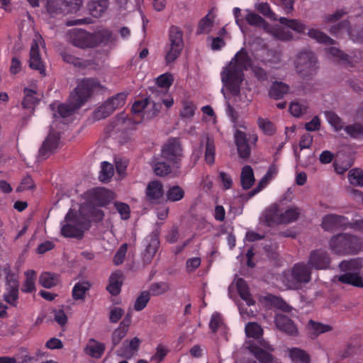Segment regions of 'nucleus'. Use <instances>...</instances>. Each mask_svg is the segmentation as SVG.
<instances>
[{"label":"nucleus","mask_w":363,"mask_h":363,"mask_svg":"<svg viewBox=\"0 0 363 363\" xmlns=\"http://www.w3.org/2000/svg\"><path fill=\"white\" fill-rule=\"evenodd\" d=\"M301 210L298 207H291L281 211V224H288L295 221L298 218Z\"/></svg>","instance_id":"nucleus-41"},{"label":"nucleus","mask_w":363,"mask_h":363,"mask_svg":"<svg viewBox=\"0 0 363 363\" xmlns=\"http://www.w3.org/2000/svg\"><path fill=\"white\" fill-rule=\"evenodd\" d=\"M213 21L209 18V15H206L199 23L196 34L208 33L213 26Z\"/></svg>","instance_id":"nucleus-58"},{"label":"nucleus","mask_w":363,"mask_h":363,"mask_svg":"<svg viewBox=\"0 0 363 363\" xmlns=\"http://www.w3.org/2000/svg\"><path fill=\"white\" fill-rule=\"evenodd\" d=\"M289 86L282 82L274 81L269 89V96L274 99H282L289 92Z\"/></svg>","instance_id":"nucleus-27"},{"label":"nucleus","mask_w":363,"mask_h":363,"mask_svg":"<svg viewBox=\"0 0 363 363\" xmlns=\"http://www.w3.org/2000/svg\"><path fill=\"white\" fill-rule=\"evenodd\" d=\"M169 289V286L167 282L160 281L152 283L149 288V291H147L150 293V296H158L167 292Z\"/></svg>","instance_id":"nucleus-46"},{"label":"nucleus","mask_w":363,"mask_h":363,"mask_svg":"<svg viewBox=\"0 0 363 363\" xmlns=\"http://www.w3.org/2000/svg\"><path fill=\"white\" fill-rule=\"evenodd\" d=\"M184 197V191L179 185L170 186L166 191L167 200L170 202L179 201Z\"/></svg>","instance_id":"nucleus-39"},{"label":"nucleus","mask_w":363,"mask_h":363,"mask_svg":"<svg viewBox=\"0 0 363 363\" xmlns=\"http://www.w3.org/2000/svg\"><path fill=\"white\" fill-rule=\"evenodd\" d=\"M163 194V186L160 181H151L147 184L145 196L146 199L151 203H159Z\"/></svg>","instance_id":"nucleus-20"},{"label":"nucleus","mask_w":363,"mask_h":363,"mask_svg":"<svg viewBox=\"0 0 363 363\" xmlns=\"http://www.w3.org/2000/svg\"><path fill=\"white\" fill-rule=\"evenodd\" d=\"M62 223L61 234L64 238L82 239L84 228L86 226L78 215V212L72 208L67 212Z\"/></svg>","instance_id":"nucleus-6"},{"label":"nucleus","mask_w":363,"mask_h":363,"mask_svg":"<svg viewBox=\"0 0 363 363\" xmlns=\"http://www.w3.org/2000/svg\"><path fill=\"white\" fill-rule=\"evenodd\" d=\"M161 157L170 162L173 167L180 168V162L183 157V149L179 139L177 138H169L162 147Z\"/></svg>","instance_id":"nucleus-10"},{"label":"nucleus","mask_w":363,"mask_h":363,"mask_svg":"<svg viewBox=\"0 0 363 363\" xmlns=\"http://www.w3.org/2000/svg\"><path fill=\"white\" fill-rule=\"evenodd\" d=\"M330 262L329 253L324 250L318 249L310 252L308 265L316 270H322L330 268Z\"/></svg>","instance_id":"nucleus-14"},{"label":"nucleus","mask_w":363,"mask_h":363,"mask_svg":"<svg viewBox=\"0 0 363 363\" xmlns=\"http://www.w3.org/2000/svg\"><path fill=\"white\" fill-rule=\"evenodd\" d=\"M156 81H157V85L156 87L159 90L162 91H164L162 89V88H166V89L169 88L172 84L173 78H172V76L169 74H162L160 77H158L156 79Z\"/></svg>","instance_id":"nucleus-62"},{"label":"nucleus","mask_w":363,"mask_h":363,"mask_svg":"<svg viewBox=\"0 0 363 363\" xmlns=\"http://www.w3.org/2000/svg\"><path fill=\"white\" fill-rule=\"evenodd\" d=\"M349 220L344 216L335 213L326 214L322 220L321 226L325 231H332L335 229H346L348 228Z\"/></svg>","instance_id":"nucleus-16"},{"label":"nucleus","mask_w":363,"mask_h":363,"mask_svg":"<svg viewBox=\"0 0 363 363\" xmlns=\"http://www.w3.org/2000/svg\"><path fill=\"white\" fill-rule=\"evenodd\" d=\"M247 12L245 19L249 25L255 27H262L265 31L269 29V24L262 17L255 13Z\"/></svg>","instance_id":"nucleus-38"},{"label":"nucleus","mask_w":363,"mask_h":363,"mask_svg":"<svg viewBox=\"0 0 363 363\" xmlns=\"http://www.w3.org/2000/svg\"><path fill=\"white\" fill-rule=\"evenodd\" d=\"M308 328L311 330L312 334L315 336L323 334L325 333L330 332L332 330V327L329 325H325L321 323L315 322L313 320L308 321Z\"/></svg>","instance_id":"nucleus-49"},{"label":"nucleus","mask_w":363,"mask_h":363,"mask_svg":"<svg viewBox=\"0 0 363 363\" xmlns=\"http://www.w3.org/2000/svg\"><path fill=\"white\" fill-rule=\"evenodd\" d=\"M275 324L281 332L289 336H296L298 334V330L294 320L284 314L277 313L276 315Z\"/></svg>","instance_id":"nucleus-18"},{"label":"nucleus","mask_w":363,"mask_h":363,"mask_svg":"<svg viewBox=\"0 0 363 363\" xmlns=\"http://www.w3.org/2000/svg\"><path fill=\"white\" fill-rule=\"evenodd\" d=\"M338 281L354 287H363V279L357 272H345L338 277Z\"/></svg>","instance_id":"nucleus-33"},{"label":"nucleus","mask_w":363,"mask_h":363,"mask_svg":"<svg viewBox=\"0 0 363 363\" xmlns=\"http://www.w3.org/2000/svg\"><path fill=\"white\" fill-rule=\"evenodd\" d=\"M329 246L333 253L345 255L359 252L361 249V242L357 236L350 233H340L330 238Z\"/></svg>","instance_id":"nucleus-4"},{"label":"nucleus","mask_w":363,"mask_h":363,"mask_svg":"<svg viewBox=\"0 0 363 363\" xmlns=\"http://www.w3.org/2000/svg\"><path fill=\"white\" fill-rule=\"evenodd\" d=\"M91 284L88 281H79L74 285L72 290L73 300H85L87 291L90 290Z\"/></svg>","instance_id":"nucleus-29"},{"label":"nucleus","mask_w":363,"mask_h":363,"mask_svg":"<svg viewBox=\"0 0 363 363\" xmlns=\"http://www.w3.org/2000/svg\"><path fill=\"white\" fill-rule=\"evenodd\" d=\"M4 300L13 307H16L18 300V288L6 287Z\"/></svg>","instance_id":"nucleus-50"},{"label":"nucleus","mask_w":363,"mask_h":363,"mask_svg":"<svg viewBox=\"0 0 363 363\" xmlns=\"http://www.w3.org/2000/svg\"><path fill=\"white\" fill-rule=\"evenodd\" d=\"M153 170L157 176L165 177L171 172V167L165 162H157L153 164Z\"/></svg>","instance_id":"nucleus-60"},{"label":"nucleus","mask_w":363,"mask_h":363,"mask_svg":"<svg viewBox=\"0 0 363 363\" xmlns=\"http://www.w3.org/2000/svg\"><path fill=\"white\" fill-rule=\"evenodd\" d=\"M236 289L237 291L242 298L245 301L247 306H250L255 304V301L252 299L251 294L249 291V287L245 280L242 279H238L236 280Z\"/></svg>","instance_id":"nucleus-30"},{"label":"nucleus","mask_w":363,"mask_h":363,"mask_svg":"<svg viewBox=\"0 0 363 363\" xmlns=\"http://www.w3.org/2000/svg\"><path fill=\"white\" fill-rule=\"evenodd\" d=\"M150 94L149 96L141 101H136L132 107V113H141L147 106L150 104V99L152 98V95H157V94L163 93L159 90L157 87L150 88Z\"/></svg>","instance_id":"nucleus-36"},{"label":"nucleus","mask_w":363,"mask_h":363,"mask_svg":"<svg viewBox=\"0 0 363 363\" xmlns=\"http://www.w3.org/2000/svg\"><path fill=\"white\" fill-rule=\"evenodd\" d=\"M348 180L351 184L363 186V171L360 169H353L348 172Z\"/></svg>","instance_id":"nucleus-55"},{"label":"nucleus","mask_w":363,"mask_h":363,"mask_svg":"<svg viewBox=\"0 0 363 363\" xmlns=\"http://www.w3.org/2000/svg\"><path fill=\"white\" fill-rule=\"evenodd\" d=\"M62 57L65 62L74 65L75 67H85L88 65L86 61H83L82 59L67 52L62 53Z\"/></svg>","instance_id":"nucleus-61"},{"label":"nucleus","mask_w":363,"mask_h":363,"mask_svg":"<svg viewBox=\"0 0 363 363\" xmlns=\"http://www.w3.org/2000/svg\"><path fill=\"white\" fill-rule=\"evenodd\" d=\"M289 357L295 363H310V355L306 351L299 347L289 350Z\"/></svg>","instance_id":"nucleus-37"},{"label":"nucleus","mask_w":363,"mask_h":363,"mask_svg":"<svg viewBox=\"0 0 363 363\" xmlns=\"http://www.w3.org/2000/svg\"><path fill=\"white\" fill-rule=\"evenodd\" d=\"M252 67V72L257 79H267V73L258 66L252 67L251 58L247 52L242 48L236 53L225 69L221 72V81L233 95H238L244 79V70Z\"/></svg>","instance_id":"nucleus-1"},{"label":"nucleus","mask_w":363,"mask_h":363,"mask_svg":"<svg viewBox=\"0 0 363 363\" xmlns=\"http://www.w3.org/2000/svg\"><path fill=\"white\" fill-rule=\"evenodd\" d=\"M311 267L303 262L293 266L291 270L284 273V279L286 285L291 289H299L302 284H307L311 280Z\"/></svg>","instance_id":"nucleus-7"},{"label":"nucleus","mask_w":363,"mask_h":363,"mask_svg":"<svg viewBox=\"0 0 363 363\" xmlns=\"http://www.w3.org/2000/svg\"><path fill=\"white\" fill-rule=\"evenodd\" d=\"M251 354H254L255 358L262 363H279L277 359L274 358L272 354L255 343H251L248 346Z\"/></svg>","instance_id":"nucleus-24"},{"label":"nucleus","mask_w":363,"mask_h":363,"mask_svg":"<svg viewBox=\"0 0 363 363\" xmlns=\"http://www.w3.org/2000/svg\"><path fill=\"white\" fill-rule=\"evenodd\" d=\"M143 121V115H116L110 124L106 127L107 133L121 132L123 138H128V132L135 130L136 125Z\"/></svg>","instance_id":"nucleus-8"},{"label":"nucleus","mask_w":363,"mask_h":363,"mask_svg":"<svg viewBox=\"0 0 363 363\" xmlns=\"http://www.w3.org/2000/svg\"><path fill=\"white\" fill-rule=\"evenodd\" d=\"M294 65L296 72L303 78L314 75L318 68L316 55L308 48H304L297 53Z\"/></svg>","instance_id":"nucleus-5"},{"label":"nucleus","mask_w":363,"mask_h":363,"mask_svg":"<svg viewBox=\"0 0 363 363\" xmlns=\"http://www.w3.org/2000/svg\"><path fill=\"white\" fill-rule=\"evenodd\" d=\"M65 2L63 0H48L47 11L52 15H57L65 11Z\"/></svg>","instance_id":"nucleus-47"},{"label":"nucleus","mask_w":363,"mask_h":363,"mask_svg":"<svg viewBox=\"0 0 363 363\" xmlns=\"http://www.w3.org/2000/svg\"><path fill=\"white\" fill-rule=\"evenodd\" d=\"M126 97L127 94L124 92L116 94L98 107L95 113H111L117 111L125 105Z\"/></svg>","instance_id":"nucleus-15"},{"label":"nucleus","mask_w":363,"mask_h":363,"mask_svg":"<svg viewBox=\"0 0 363 363\" xmlns=\"http://www.w3.org/2000/svg\"><path fill=\"white\" fill-rule=\"evenodd\" d=\"M36 274L34 270H27L25 272L26 279L21 286V291L23 293H32L35 291V280Z\"/></svg>","instance_id":"nucleus-40"},{"label":"nucleus","mask_w":363,"mask_h":363,"mask_svg":"<svg viewBox=\"0 0 363 363\" xmlns=\"http://www.w3.org/2000/svg\"><path fill=\"white\" fill-rule=\"evenodd\" d=\"M266 32L271 33L276 39L280 40L288 41L293 38L292 33L283 28L272 27L269 25V29Z\"/></svg>","instance_id":"nucleus-42"},{"label":"nucleus","mask_w":363,"mask_h":363,"mask_svg":"<svg viewBox=\"0 0 363 363\" xmlns=\"http://www.w3.org/2000/svg\"><path fill=\"white\" fill-rule=\"evenodd\" d=\"M128 252V244L124 243L120 246L114 255L113 262L116 266L121 265L125 259V255Z\"/></svg>","instance_id":"nucleus-63"},{"label":"nucleus","mask_w":363,"mask_h":363,"mask_svg":"<svg viewBox=\"0 0 363 363\" xmlns=\"http://www.w3.org/2000/svg\"><path fill=\"white\" fill-rule=\"evenodd\" d=\"M144 243L145 248L143 252V259L145 264H148L151 262L155 253H157L158 250L160 246L158 235L152 233L145 238Z\"/></svg>","instance_id":"nucleus-17"},{"label":"nucleus","mask_w":363,"mask_h":363,"mask_svg":"<svg viewBox=\"0 0 363 363\" xmlns=\"http://www.w3.org/2000/svg\"><path fill=\"white\" fill-rule=\"evenodd\" d=\"M99 85V82L92 78L82 80L74 91L71 94L68 101L65 104H52L50 105L52 111H54L57 108L58 113H71L79 109L87 101L92 89Z\"/></svg>","instance_id":"nucleus-3"},{"label":"nucleus","mask_w":363,"mask_h":363,"mask_svg":"<svg viewBox=\"0 0 363 363\" xmlns=\"http://www.w3.org/2000/svg\"><path fill=\"white\" fill-rule=\"evenodd\" d=\"M257 124L264 134L272 135L276 132V127L267 118H258Z\"/></svg>","instance_id":"nucleus-56"},{"label":"nucleus","mask_w":363,"mask_h":363,"mask_svg":"<svg viewBox=\"0 0 363 363\" xmlns=\"http://www.w3.org/2000/svg\"><path fill=\"white\" fill-rule=\"evenodd\" d=\"M289 111L290 113H305L308 111V106L303 101H293L291 102Z\"/></svg>","instance_id":"nucleus-57"},{"label":"nucleus","mask_w":363,"mask_h":363,"mask_svg":"<svg viewBox=\"0 0 363 363\" xmlns=\"http://www.w3.org/2000/svg\"><path fill=\"white\" fill-rule=\"evenodd\" d=\"M255 8L259 12H260L264 16L274 21L278 20L276 17L275 13L271 10L269 5L267 3L262 2L257 4L255 6Z\"/></svg>","instance_id":"nucleus-64"},{"label":"nucleus","mask_w":363,"mask_h":363,"mask_svg":"<svg viewBox=\"0 0 363 363\" xmlns=\"http://www.w3.org/2000/svg\"><path fill=\"white\" fill-rule=\"evenodd\" d=\"M23 92L25 97L21 102L23 108L30 112L34 111L35 106L38 103L37 98L35 96V91L33 89L25 88Z\"/></svg>","instance_id":"nucleus-35"},{"label":"nucleus","mask_w":363,"mask_h":363,"mask_svg":"<svg viewBox=\"0 0 363 363\" xmlns=\"http://www.w3.org/2000/svg\"><path fill=\"white\" fill-rule=\"evenodd\" d=\"M308 35L317 40L320 43H324L326 45H333L335 43V40L328 36L325 33L317 29H310L308 32Z\"/></svg>","instance_id":"nucleus-43"},{"label":"nucleus","mask_w":363,"mask_h":363,"mask_svg":"<svg viewBox=\"0 0 363 363\" xmlns=\"http://www.w3.org/2000/svg\"><path fill=\"white\" fill-rule=\"evenodd\" d=\"M29 67L38 70L40 74L45 75V66L39 53L38 44L35 40L33 41L30 51Z\"/></svg>","instance_id":"nucleus-22"},{"label":"nucleus","mask_w":363,"mask_h":363,"mask_svg":"<svg viewBox=\"0 0 363 363\" xmlns=\"http://www.w3.org/2000/svg\"><path fill=\"white\" fill-rule=\"evenodd\" d=\"M170 49L167 52L165 60L167 63L174 61L181 54L184 48L183 32L177 26H172L169 29Z\"/></svg>","instance_id":"nucleus-12"},{"label":"nucleus","mask_w":363,"mask_h":363,"mask_svg":"<svg viewBox=\"0 0 363 363\" xmlns=\"http://www.w3.org/2000/svg\"><path fill=\"white\" fill-rule=\"evenodd\" d=\"M204 158L207 164L213 165L214 164L215 145L213 140L211 138H206Z\"/></svg>","instance_id":"nucleus-48"},{"label":"nucleus","mask_w":363,"mask_h":363,"mask_svg":"<svg viewBox=\"0 0 363 363\" xmlns=\"http://www.w3.org/2000/svg\"><path fill=\"white\" fill-rule=\"evenodd\" d=\"M278 21L281 24L286 26L288 28L299 33H303L306 28V26L304 24L296 19H289L284 17H281Z\"/></svg>","instance_id":"nucleus-44"},{"label":"nucleus","mask_w":363,"mask_h":363,"mask_svg":"<svg viewBox=\"0 0 363 363\" xmlns=\"http://www.w3.org/2000/svg\"><path fill=\"white\" fill-rule=\"evenodd\" d=\"M108 4V0H89L88 9L91 16L98 18L105 13Z\"/></svg>","instance_id":"nucleus-28"},{"label":"nucleus","mask_w":363,"mask_h":363,"mask_svg":"<svg viewBox=\"0 0 363 363\" xmlns=\"http://www.w3.org/2000/svg\"><path fill=\"white\" fill-rule=\"evenodd\" d=\"M67 38L68 42L75 47L82 49L91 48V33L85 30L73 28L67 33Z\"/></svg>","instance_id":"nucleus-13"},{"label":"nucleus","mask_w":363,"mask_h":363,"mask_svg":"<svg viewBox=\"0 0 363 363\" xmlns=\"http://www.w3.org/2000/svg\"><path fill=\"white\" fill-rule=\"evenodd\" d=\"M79 218H82L83 222L87 226L91 220L99 222L104 218V212L98 207L93 206H82L78 212Z\"/></svg>","instance_id":"nucleus-19"},{"label":"nucleus","mask_w":363,"mask_h":363,"mask_svg":"<svg viewBox=\"0 0 363 363\" xmlns=\"http://www.w3.org/2000/svg\"><path fill=\"white\" fill-rule=\"evenodd\" d=\"M101 168L99 179L103 182H108L113 176V165L108 162H103Z\"/></svg>","instance_id":"nucleus-51"},{"label":"nucleus","mask_w":363,"mask_h":363,"mask_svg":"<svg viewBox=\"0 0 363 363\" xmlns=\"http://www.w3.org/2000/svg\"><path fill=\"white\" fill-rule=\"evenodd\" d=\"M234 139L240 157L249 159L251 154L250 145H256L257 135L256 134L247 135L244 131L237 129L234 133Z\"/></svg>","instance_id":"nucleus-11"},{"label":"nucleus","mask_w":363,"mask_h":363,"mask_svg":"<svg viewBox=\"0 0 363 363\" xmlns=\"http://www.w3.org/2000/svg\"><path fill=\"white\" fill-rule=\"evenodd\" d=\"M240 180L242 188L244 190H248L255 184V174L250 165L247 164L242 167Z\"/></svg>","instance_id":"nucleus-34"},{"label":"nucleus","mask_w":363,"mask_h":363,"mask_svg":"<svg viewBox=\"0 0 363 363\" xmlns=\"http://www.w3.org/2000/svg\"><path fill=\"white\" fill-rule=\"evenodd\" d=\"M281 211L278 205H273L265 210L264 213V221L268 226L281 224Z\"/></svg>","instance_id":"nucleus-26"},{"label":"nucleus","mask_w":363,"mask_h":363,"mask_svg":"<svg viewBox=\"0 0 363 363\" xmlns=\"http://www.w3.org/2000/svg\"><path fill=\"white\" fill-rule=\"evenodd\" d=\"M245 333L247 337L259 340L263 335V329L258 323L250 322L245 326Z\"/></svg>","instance_id":"nucleus-45"},{"label":"nucleus","mask_w":363,"mask_h":363,"mask_svg":"<svg viewBox=\"0 0 363 363\" xmlns=\"http://www.w3.org/2000/svg\"><path fill=\"white\" fill-rule=\"evenodd\" d=\"M39 282L43 287L49 289L57 285V278L54 274L43 272L40 274Z\"/></svg>","instance_id":"nucleus-52"},{"label":"nucleus","mask_w":363,"mask_h":363,"mask_svg":"<svg viewBox=\"0 0 363 363\" xmlns=\"http://www.w3.org/2000/svg\"><path fill=\"white\" fill-rule=\"evenodd\" d=\"M340 271L349 272L352 271H358L361 268V262L358 259L343 260L339 264Z\"/></svg>","instance_id":"nucleus-54"},{"label":"nucleus","mask_w":363,"mask_h":363,"mask_svg":"<svg viewBox=\"0 0 363 363\" xmlns=\"http://www.w3.org/2000/svg\"><path fill=\"white\" fill-rule=\"evenodd\" d=\"M74 115H53L49 133L39 150V157L48 159L60 145V139L69 130L76 118Z\"/></svg>","instance_id":"nucleus-2"},{"label":"nucleus","mask_w":363,"mask_h":363,"mask_svg":"<svg viewBox=\"0 0 363 363\" xmlns=\"http://www.w3.org/2000/svg\"><path fill=\"white\" fill-rule=\"evenodd\" d=\"M92 196L93 199L96 200L99 206H106L113 199V193L105 188L93 189Z\"/></svg>","instance_id":"nucleus-32"},{"label":"nucleus","mask_w":363,"mask_h":363,"mask_svg":"<svg viewBox=\"0 0 363 363\" xmlns=\"http://www.w3.org/2000/svg\"><path fill=\"white\" fill-rule=\"evenodd\" d=\"M325 116L335 131L342 130L352 138L363 141V123L357 122L351 125H346L338 115H325Z\"/></svg>","instance_id":"nucleus-9"},{"label":"nucleus","mask_w":363,"mask_h":363,"mask_svg":"<svg viewBox=\"0 0 363 363\" xmlns=\"http://www.w3.org/2000/svg\"><path fill=\"white\" fill-rule=\"evenodd\" d=\"M140 340L137 337L123 342L122 347L118 350V354L121 357L130 359L136 354L140 345Z\"/></svg>","instance_id":"nucleus-21"},{"label":"nucleus","mask_w":363,"mask_h":363,"mask_svg":"<svg viewBox=\"0 0 363 363\" xmlns=\"http://www.w3.org/2000/svg\"><path fill=\"white\" fill-rule=\"evenodd\" d=\"M91 38L92 41L91 48L101 44L106 45L113 40L112 33L108 30H103L95 33H91Z\"/></svg>","instance_id":"nucleus-31"},{"label":"nucleus","mask_w":363,"mask_h":363,"mask_svg":"<svg viewBox=\"0 0 363 363\" xmlns=\"http://www.w3.org/2000/svg\"><path fill=\"white\" fill-rule=\"evenodd\" d=\"M122 285L123 273L120 271H116L111 274L106 289L111 295L117 296L121 291Z\"/></svg>","instance_id":"nucleus-25"},{"label":"nucleus","mask_w":363,"mask_h":363,"mask_svg":"<svg viewBox=\"0 0 363 363\" xmlns=\"http://www.w3.org/2000/svg\"><path fill=\"white\" fill-rule=\"evenodd\" d=\"M105 350L106 345L93 338L88 340L84 350L86 354L96 359L102 357Z\"/></svg>","instance_id":"nucleus-23"},{"label":"nucleus","mask_w":363,"mask_h":363,"mask_svg":"<svg viewBox=\"0 0 363 363\" xmlns=\"http://www.w3.org/2000/svg\"><path fill=\"white\" fill-rule=\"evenodd\" d=\"M269 179L263 177L259 180L256 187L249 191L247 194H244L241 195V198L243 200H249L252 196H255L258 192L262 191V189L266 186V185L269 183Z\"/></svg>","instance_id":"nucleus-59"},{"label":"nucleus","mask_w":363,"mask_h":363,"mask_svg":"<svg viewBox=\"0 0 363 363\" xmlns=\"http://www.w3.org/2000/svg\"><path fill=\"white\" fill-rule=\"evenodd\" d=\"M150 300V292L147 291L140 292L135 300V305H133V309L136 311H143L147 306Z\"/></svg>","instance_id":"nucleus-53"}]
</instances>
